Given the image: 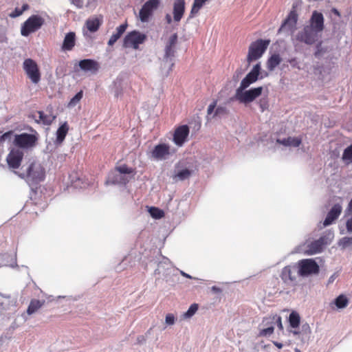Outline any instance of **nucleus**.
<instances>
[{"label":"nucleus","instance_id":"43","mask_svg":"<svg viewBox=\"0 0 352 352\" xmlns=\"http://www.w3.org/2000/svg\"><path fill=\"white\" fill-rule=\"evenodd\" d=\"M259 107L262 112L265 111L269 107L268 100L267 98H261L258 102Z\"/></svg>","mask_w":352,"mask_h":352},{"label":"nucleus","instance_id":"55","mask_svg":"<svg viewBox=\"0 0 352 352\" xmlns=\"http://www.w3.org/2000/svg\"><path fill=\"white\" fill-rule=\"evenodd\" d=\"M28 8H29V6L27 3H25V4L23 5L21 10H23V12L24 11L27 10Z\"/></svg>","mask_w":352,"mask_h":352},{"label":"nucleus","instance_id":"34","mask_svg":"<svg viewBox=\"0 0 352 352\" xmlns=\"http://www.w3.org/2000/svg\"><path fill=\"white\" fill-rule=\"evenodd\" d=\"M342 160L346 164L352 163V144L344 150Z\"/></svg>","mask_w":352,"mask_h":352},{"label":"nucleus","instance_id":"24","mask_svg":"<svg viewBox=\"0 0 352 352\" xmlns=\"http://www.w3.org/2000/svg\"><path fill=\"white\" fill-rule=\"evenodd\" d=\"M131 179V177L123 174L113 172L109 176L110 182L113 184H126Z\"/></svg>","mask_w":352,"mask_h":352},{"label":"nucleus","instance_id":"8","mask_svg":"<svg viewBox=\"0 0 352 352\" xmlns=\"http://www.w3.org/2000/svg\"><path fill=\"white\" fill-rule=\"evenodd\" d=\"M320 268L318 263L312 258L302 259L298 262V274L301 276H307L312 274H318Z\"/></svg>","mask_w":352,"mask_h":352},{"label":"nucleus","instance_id":"27","mask_svg":"<svg viewBox=\"0 0 352 352\" xmlns=\"http://www.w3.org/2000/svg\"><path fill=\"white\" fill-rule=\"evenodd\" d=\"M127 28V24H122L116 28V32L113 33L110 37L108 45L112 46L123 34V33L126 31Z\"/></svg>","mask_w":352,"mask_h":352},{"label":"nucleus","instance_id":"23","mask_svg":"<svg viewBox=\"0 0 352 352\" xmlns=\"http://www.w3.org/2000/svg\"><path fill=\"white\" fill-rule=\"evenodd\" d=\"M76 45V34L74 32H70L66 34L61 50L64 52L71 51L73 50Z\"/></svg>","mask_w":352,"mask_h":352},{"label":"nucleus","instance_id":"28","mask_svg":"<svg viewBox=\"0 0 352 352\" xmlns=\"http://www.w3.org/2000/svg\"><path fill=\"white\" fill-rule=\"evenodd\" d=\"M69 131V125L67 122L61 124L56 131V142L61 143L65 140Z\"/></svg>","mask_w":352,"mask_h":352},{"label":"nucleus","instance_id":"16","mask_svg":"<svg viewBox=\"0 0 352 352\" xmlns=\"http://www.w3.org/2000/svg\"><path fill=\"white\" fill-rule=\"evenodd\" d=\"M326 244L325 236H321L318 240H315L307 245L305 254L307 255H313L319 253L322 250Z\"/></svg>","mask_w":352,"mask_h":352},{"label":"nucleus","instance_id":"2","mask_svg":"<svg viewBox=\"0 0 352 352\" xmlns=\"http://www.w3.org/2000/svg\"><path fill=\"white\" fill-rule=\"evenodd\" d=\"M270 40L257 39L252 42L248 48L247 62L250 64L262 57L270 45Z\"/></svg>","mask_w":352,"mask_h":352},{"label":"nucleus","instance_id":"57","mask_svg":"<svg viewBox=\"0 0 352 352\" xmlns=\"http://www.w3.org/2000/svg\"><path fill=\"white\" fill-rule=\"evenodd\" d=\"M275 345H276V346H278L279 349L282 348V346H283V344H280V343H277V342H276V343H275Z\"/></svg>","mask_w":352,"mask_h":352},{"label":"nucleus","instance_id":"9","mask_svg":"<svg viewBox=\"0 0 352 352\" xmlns=\"http://www.w3.org/2000/svg\"><path fill=\"white\" fill-rule=\"evenodd\" d=\"M318 32L311 29V27L305 26L296 36V39L307 45L314 44L319 37Z\"/></svg>","mask_w":352,"mask_h":352},{"label":"nucleus","instance_id":"11","mask_svg":"<svg viewBox=\"0 0 352 352\" xmlns=\"http://www.w3.org/2000/svg\"><path fill=\"white\" fill-rule=\"evenodd\" d=\"M24 153L21 149L15 148H12L6 157L8 166L12 169L19 168Z\"/></svg>","mask_w":352,"mask_h":352},{"label":"nucleus","instance_id":"3","mask_svg":"<svg viewBox=\"0 0 352 352\" xmlns=\"http://www.w3.org/2000/svg\"><path fill=\"white\" fill-rule=\"evenodd\" d=\"M38 140V133L34 131V134L23 133L15 135L13 144L19 149H30L36 145Z\"/></svg>","mask_w":352,"mask_h":352},{"label":"nucleus","instance_id":"42","mask_svg":"<svg viewBox=\"0 0 352 352\" xmlns=\"http://www.w3.org/2000/svg\"><path fill=\"white\" fill-rule=\"evenodd\" d=\"M198 309V305L197 304H192L189 307L188 310L184 314L185 317L190 318L195 314Z\"/></svg>","mask_w":352,"mask_h":352},{"label":"nucleus","instance_id":"49","mask_svg":"<svg viewBox=\"0 0 352 352\" xmlns=\"http://www.w3.org/2000/svg\"><path fill=\"white\" fill-rule=\"evenodd\" d=\"M288 61L290 63V65H292V67H293L294 68L300 69V66H299L298 63L296 58H291Z\"/></svg>","mask_w":352,"mask_h":352},{"label":"nucleus","instance_id":"39","mask_svg":"<svg viewBox=\"0 0 352 352\" xmlns=\"http://www.w3.org/2000/svg\"><path fill=\"white\" fill-rule=\"evenodd\" d=\"M82 91H80L79 92H78L69 101V104H68V107H73L74 106L76 105L77 103L79 102V101L82 99Z\"/></svg>","mask_w":352,"mask_h":352},{"label":"nucleus","instance_id":"25","mask_svg":"<svg viewBox=\"0 0 352 352\" xmlns=\"http://www.w3.org/2000/svg\"><path fill=\"white\" fill-rule=\"evenodd\" d=\"M102 18L100 19L98 16H94L91 18H89L86 21L85 25L89 32H95L98 30L102 24Z\"/></svg>","mask_w":352,"mask_h":352},{"label":"nucleus","instance_id":"56","mask_svg":"<svg viewBox=\"0 0 352 352\" xmlns=\"http://www.w3.org/2000/svg\"><path fill=\"white\" fill-rule=\"evenodd\" d=\"M332 12H333L334 14H336V15L340 16V12H338V10H336V8H333V9L332 10Z\"/></svg>","mask_w":352,"mask_h":352},{"label":"nucleus","instance_id":"38","mask_svg":"<svg viewBox=\"0 0 352 352\" xmlns=\"http://www.w3.org/2000/svg\"><path fill=\"white\" fill-rule=\"evenodd\" d=\"M339 246L342 249L352 247V236H344L340 239L338 242Z\"/></svg>","mask_w":352,"mask_h":352},{"label":"nucleus","instance_id":"33","mask_svg":"<svg viewBox=\"0 0 352 352\" xmlns=\"http://www.w3.org/2000/svg\"><path fill=\"white\" fill-rule=\"evenodd\" d=\"M300 318L299 314L296 311H292L289 314V322L292 328H297L300 325Z\"/></svg>","mask_w":352,"mask_h":352},{"label":"nucleus","instance_id":"1","mask_svg":"<svg viewBox=\"0 0 352 352\" xmlns=\"http://www.w3.org/2000/svg\"><path fill=\"white\" fill-rule=\"evenodd\" d=\"M14 173L30 186L37 185L45 178V170L37 161H29Z\"/></svg>","mask_w":352,"mask_h":352},{"label":"nucleus","instance_id":"4","mask_svg":"<svg viewBox=\"0 0 352 352\" xmlns=\"http://www.w3.org/2000/svg\"><path fill=\"white\" fill-rule=\"evenodd\" d=\"M237 88L235 94V99L240 103L249 104L259 97L263 92V87H258L248 90Z\"/></svg>","mask_w":352,"mask_h":352},{"label":"nucleus","instance_id":"54","mask_svg":"<svg viewBox=\"0 0 352 352\" xmlns=\"http://www.w3.org/2000/svg\"><path fill=\"white\" fill-rule=\"evenodd\" d=\"M212 291L214 292V293H220L221 292V289L217 287V286H213L212 287Z\"/></svg>","mask_w":352,"mask_h":352},{"label":"nucleus","instance_id":"41","mask_svg":"<svg viewBox=\"0 0 352 352\" xmlns=\"http://www.w3.org/2000/svg\"><path fill=\"white\" fill-rule=\"evenodd\" d=\"M228 111L226 107L219 106L216 108V110L214 111V113L212 118L226 115V114H228Z\"/></svg>","mask_w":352,"mask_h":352},{"label":"nucleus","instance_id":"51","mask_svg":"<svg viewBox=\"0 0 352 352\" xmlns=\"http://www.w3.org/2000/svg\"><path fill=\"white\" fill-rule=\"evenodd\" d=\"M346 213L352 214V197L346 209Z\"/></svg>","mask_w":352,"mask_h":352},{"label":"nucleus","instance_id":"10","mask_svg":"<svg viewBox=\"0 0 352 352\" xmlns=\"http://www.w3.org/2000/svg\"><path fill=\"white\" fill-rule=\"evenodd\" d=\"M261 63H258L254 65L252 70L246 75V76L241 80L240 86L238 88L247 89L250 85L256 82L258 79H262L263 76L261 74Z\"/></svg>","mask_w":352,"mask_h":352},{"label":"nucleus","instance_id":"17","mask_svg":"<svg viewBox=\"0 0 352 352\" xmlns=\"http://www.w3.org/2000/svg\"><path fill=\"white\" fill-rule=\"evenodd\" d=\"M311 29L316 30L318 33L324 30V17L322 13L318 11H314L309 20V25Z\"/></svg>","mask_w":352,"mask_h":352},{"label":"nucleus","instance_id":"30","mask_svg":"<svg viewBox=\"0 0 352 352\" xmlns=\"http://www.w3.org/2000/svg\"><path fill=\"white\" fill-rule=\"evenodd\" d=\"M282 59L278 54H272L267 60V67L269 71H273L281 62Z\"/></svg>","mask_w":352,"mask_h":352},{"label":"nucleus","instance_id":"31","mask_svg":"<svg viewBox=\"0 0 352 352\" xmlns=\"http://www.w3.org/2000/svg\"><path fill=\"white\" fill-rule=\"evenodd\" d=\"M38 114L39 115V121L45 125H50L56 119L55 116L45 114L44 112L41 111H38Z\"/></svg>","mask_w":352,"mask_h":352},{"label":"nucleus","instance_id":"18","mask_svg":"<svg viewBox=\"0 0 352 352\" xmlns=\"http://www.w3.org/2000/svg\"><path fill=\"white\" fill-rule=\"evenodd\" d=\"M177 43V34H173L170 36L168 41H167L165 49L164 58L168 60V58L172 59L176 53V45Z\"/></svg>","mask_w":352,"mask_h":352},{"label":"nucleus","instance_id":"53","mask_svg":"<svg viewBox=\"0 0 352 352\" xmlns=\"http://www.w3.org/2000/svg\"><path fill=\"white\" fill-rule=\"evenodd\" d=\"M165 18L168 24H170L172 23V18L169 14H166Z\"/></svg>","mask_w":352,"mask_h":352},{"label":"nucleus","instance_id":"47","mask_svg":"<svg viewBox=\"0 0 352 352\" xmlns=\"http://www.w3.org/2000/svg\"><path fill=\"white\" fill-rule=\"evenodd\" d=\"M175 322V317L172 314H168L166 316V323L168 324H173Z\"/></svg>","mask_w":352,"mask_h":352},{"label":"nucleus","instance_id":"7","mask_svg":"<svg viewBox=\"0 0 352 352\" xmlns=\"http://www.w3.org/2000/svg\"><path fill=\"white\" fill-rule=\"evenodd\" d=\"M146 40V35L137 30L129 32L123 41L124 47H132L134 50L139 49V45L143 44Z\"/></svg>","mask_w":352,"mask_h":352},{"label":"nucleus","instance_id":"5","mask_svg":"<svg viewBox=\"0 0 352 352\" xmlns=\"http://www.w3.org/2000/svg\"><path fill=\"white\" fill-rule=\"evenodd\" d=\"M45 23V20L39 15L34 14L30 16L21 25V34L28 36L39 30Z\"/></svg>","mask_w":352,"mask_h":352},{"label":"nucleus","instance_id":"35","mask_svg":"<svg viewBox=\"0 0 352 352\" xmlns=\"http://www.w3.org/2000/svg\"><path fill=\"white\" fill-rule=\"evenodd\" d=\"M334 303L338 309H344L348 305L349 300L344 295L341 294L335 299Z\"/></svg>","mask_w":352,"mask_h":352},{"label":"nucleus","instance_id":"50","mask_svg":"<svg viewBox=\"0 0 352 352\" xmlns=\"http://www.w3.org/2000/svg\"><path fill=\"white\" fill-rule=\"evenodd\" d=\"M346 228L349 232H352V216L346 221Z\"/></svg>","mask_w":352,"mask_h":352},{"label":"nucleus","instance_id":"45","mask_svg":"<svg viewBox=\"0 0 352 352\" xmlns=\"http://www.w3.org/2000/svg\"><path fill=\"white\" fill-rule=\"evenodd\" d=\"M274 330V327L273 326H270L267 328L263 329L261 331V334L264 336H270L273 333Z\"/></svg>","mask_w":352,"mask_h":352},{"label":"nucleus","instance_id":"40","mask_svg":"<svg viewBox=\"0 0 352 352\" xmlns=\"http://www.w3.org/2000/svg\"><path fill=\"white\" fill-rule=\"evenodd\" d=\"M149 212L151 215L155 219H160L164 216V212L155 207H151Z\"/></svg>","mask_w":352,"mask_h":352},{"label":"nucleus","instance_id":"48","mask_svg":"<svg viewBox=\"0 0 352 352\" xmlns=\"http://www.w3.org/2000/svg\"><path fill=\"white\" fill-rule=\"evenodd\" d=\"M71 3L74 5L78 8H81L83 6V0H69Z\"/></svg>","mask_w":352,"mask_h":352},{"label":"nucleus","instance_id":"6","mask_svg":"<svg viewBox=\"0 0 352 352\" xmlns=\"http://www.w3.org/2000/svg\"><path fill=\"white\" fill-rule=\"evenodd\" d=\"M23 69L27 76L34 84H38L41 80V72L38 64L32 58H26L23 63Z\"/></svg>","mask_w":352,"mask_h":352},{"label":"nucleus","instance_id":"26","mask_svg":"<svg viewBox=\"0 0 352 352\" xmlns=\"http://www.w3.org/2000/svg\"><path fill=\"white\" fill-rule=\"evenodd\" d=\"M276 142L286 146H292L294 147H298L300 145L302 140L300 138L288 137L287 138H284L283 140L277 139Z\"/></svg>","mask_w":352,"mask_h":352},{"label":"nucleus","instance_id":"44","mask_svg":"<svg viewBox=\"0 0 352 352\" xmlns=\"http://www.w3.org/2000/svg\"><path fill=\"white\" fill-rule=\"evenodd\" d=\"M12 135H13L12 131H9L8 132H6L3 135H1L0 136V144H2L7 140H10Z\"/></svg>","mask_w":352,"mask_h":352},{"label":"nucleus","instance_id":"58","mask_svg":"<svg viewBox=\"0 0 352 352\" xmlns=\"http://www.w3.org/2000/svg\"><path fill=\"white\" fill-rule=\"evenodd\" d=\"M182 274L184 276H186V277H190L187 274H186V273H184V272H182Z\"/></svg>","mask_w":352,"mask_h":352},{"label":"nucleus","instance_id":"52","mask_svg":"<svg viewBox=\"0 0 352 352\" xmlns=\"http://www.w3.org/2000/svg\"><path fill=\"white\" fill-rule=\"evenodd\" d=\"M23 14V10H21V9L16 8L14 10V13L12 14V16H19Z\"/></svg>","mask_w":352,"mask_h":352},{"label":"nucleus","instance_id":"22","mask_svg":"<svg viewBox=\"0 0 352 352\" xmlns=\"http://www.w3.org/2000/svg\"><path fill=\"white\" fill-rule=\"evenodd\" d=\"M185 0H175L173 3V19L175 22L181 21L185 12Z\"/></svg>","mask_w":352,"mask_h":352},{"label":"nucleus","instance_id":"14","mask_svg":"<svg viewBox=\"0 0 352 352\" xmlns=\"http://www.w3.org/2000/svg\"><path fill=\"white\" fill-rule=\"evenodd\" d=\"M190 133L189 127L187 125H182L177 127L173 134V142L179 146H182L186 141Z\"/></svg>","mask_w":352,"mask_h":352},{"label":"nucleus","instance_id":"29","mask_svg":"<svg viewBox=\"0 0 352 352\" xmlns=\"http://www.w3.org/2000/svg\"><path fill=\"white\" fill-rule=\"evenodd\" d=\"M114 169L115 172L123 174L124 175L130 176L131 178L133 177L135 174V169L128 166L125 164L120 166H116Z\"/></svg>","mask_w":352,"mask_h":352},{"label":"nucleus","instance_id":"37","mask_svg":"<svg viewBox=\"0 0 352 352\" xmlns=\"http://www.w3.org/2000/svg\"><path fill=\"white\" fill-rule=\"evenodd\" d=\"M266 322V324H268V323H276L277 324V326L278 327V329L280 330H283V324H282V321H281V317L280 316H274L272 317H270V318H266L263 320V322Z\"/></svg>","mask_w":352,"mask_h":352},{"label":"nucleus","instance_id":"12","mask_svg":"<svg viewBox=\"0 0 352 352\" xmlns=\"http://www.w3.org/2000/svg\"><path fill=\"white\" fill-rule=\"evenodd\" d=\"M160 0H148L142 7L139 15L141 21H148L149 17L152 15L153 10H156L160 6Z\"/></svg>","mask_w":352,"mask_h":352},{"label":"nucleus","instance_id":"20","mask_svg":"<svg viewBox=\"0 0 352 352\" xmlns=\"http://www.w3.org/2000/svg\"><path fill=\"white\" fill-rule=\"evenodd\" d=\"M298 276H299L298 274H296L295 267L287 265L283 268L280 278L284 283H295Z\"/></svg>","mask_w":352,"mask_h":352},{"label":"nucleus","instance_id":"13","mask_svg":"<svg viewBox=\"0 0 352 352\" xmlns=\"http://www.w3.org/2000/svg\"><path fill=\"white\" fill-rule=\"evenodd\" d=\"M298 18V15L296 10L294 7H293L287 18L285 19L281 26L280 27L278 32L280 33L286 30L291 32L294 31V30L296 28Z\"/></svg>","mask_w":352,"mask_h":352},{"label":"nucleus","instance_id":"36","mask_svg":"<svg viewBox=\"0 0 352 352\" xmlns=\"http://www.w3.org/2000/svg\"><path fill=\"white\" fill-rule=\"evenodd\" d=\"M192 173V171L188 168L182 169L179 170L177 173L175 175L174 179L177 178L180 181L185 180L191 176Z\"/></svg>","mask_w":352,"mask_h":352},{"label":"nucleus","instance_id":"46","mask_svg":"<svg viewBox=\"0 0 352 352\" xmlns=\"http://www.w3.org/2000/svg\"><path fill=\"white\" fill-rule=\"evenodd\" d=\"M217 100H214L208 107L207 109V114L208 116L212 114V113L214 111V109L217 107Z\"/></svg>","mask_w":352,"mask_h":352},{"label":"nucleus","instance_id":"19","mask_svg":"<svg viewBox=\"0 0 352 352\" xmlns=\"http://www.w3.org/2000/svg\"><path fill=\"white\" fill-rule=\"evenodd\" d=\"M342 210L341 204H336L333 206L327 213V215L323 222L324 226H328L332 224L340 215Z\"/></svg>","mask_w":352,"mask_h":352},{"label":"nucleus","instance_id":"15","mask_svg":"<svg viewBox=\"0 0 352 352\" xmlns=\"http://www.w3.org/2000/svg\"><path fill=\"white\" fill-rule=\"evenodd\" d=\"M170 146L165 143L156 145L151 153V157L156 160H165L170 154Z\"/></svg>","mask_w":352,"mask_h":352},{"label":"nucleus","instance_id":"21","mask_svg":"<svg viewBox=\"0 0 352 352\" xmlns=\"http://www.w3.org/2000/svg\"><path fill=\"white\" fill-rule=\"evenodd\" d=\"M79 67L84 72L96 73L100 69L99 63L93 59H83L78 63Z\"/></svg>","mask_w":352,"mask_h":352},{"label":"nucleus","instance_id":"32","mask_svg":"<svg viewBox=\"0 0 352 352\" xmlns=\"http://www.w3.org/2000/svg\"><path fill=\"white\" fill-rule=\"evenodd\" d=\"M43 305V302L40 301L36 299H33L30 301V303L28 307L27 313L29 315H31L35 313L38 309H39Z\"/></svg>","mask_w":352,"mask_h":352}]
</instances>
